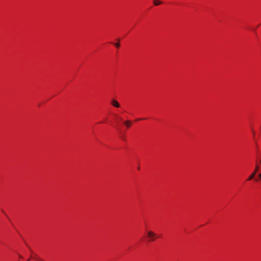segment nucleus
<instances>
[{"mask_svg": "<svg viewBox=\"0 0 261 261\" xmlns=\"http://www.w3.org/2000/svg\"><path fill=\"white\" fill-rule=\"evenodd\" d=\"M115 45L116 47L119 48L120 47V43L119 42H117L115 44Z\"/></svg>", "mask_w": 261, "mask_h": 261, "instance_id": "423d86ee", "label": "nucleus"}, {"mask_svg": "<svg viewBox=\"0 0 261 261\" xmlns=\"http://www.w3.org/2000/svg\"><path fill=\"white\" fill-rule=\"evenodd\" d=\"M147 236L149 239L150 241H153L156 238V234L152 231L149 230L147 232Z\"/></svg>", "mask_w": 261, "mask_h": 261, "instance_id": "f257e3e1", "label": "nucleus"}, {"mask_svg": "<svg viewBox=\"0 0 261 261\" xmlns=\"http://www.w3.org/2000/svg\"><path fill=\"white\" fill-rule=\"evenodd\" d=\"M258 169H259V166L258 165H256L255 167V169L254 171H253V172L249 176V177L248 178V180H250L254 177V176L256 174Z\"/></svg>", "mask_w": 261, "mask_h": 261, "instance_id": "f03ea898", "label": "nucleus"}, {"mask_svg": "<svg viewBox=\"0 0 261 261\" xmlns=\"http://www.w3.org/2000/svg\"><path fill=\"white\" fill-rule=\"evenodd\" d=\"M143 119H138L137 120H142Z\"/></svg>", "mask_w": 261, "mask_h": 261, "instance_id": "9d476101", "label": "nucleus"}, {"mask_svg": "<svg viewBox=\"0 0 261 261\" xmlns=\"http://www.w3.org/2000/svg\"><path fill=\"white\" fill-rule=\"evenodd\" d=\"M260 163L261 164V161H260Z\"/></svg>", "mask_w": 261, "mask_h": 261, "instance_id": "f8f14e48", "label": "nucleus"}, {"mask_svg": "<svg viewBox=\"0 0 261 261\" xmlns=\"http://www.w3.org/2000/svg\"><path fill=\"white\" fill-rule=\"evenodd\" d=\"M258 176L259 177L260 180H261V173L258 174Z\"/></svg>", "mask_w": 261, "mask_h": 261, "instance_id": "6e6552de", "label": "nucleus"}, {"mask_svg": "<svg viewBox=\"0 0 261 261\" xmlns=\"http://www.w3.org/2000/svg\"><path fill=\"white\" fill-rule=\"evenodd\" d=\"M111 105L116 108H119L120 107V105L119 103L115 99H113L111 100Z\"/></svg>", "mask_w": 261, "mask_h": 261, "instance_id": "7ed1b4c3", "label": "nucleus"}, {"mask_svg": "<svg viewBox=\"0 0 261 261\" xmlns=\"http://www.w3.org/2000/svg\"><path fill=\"white\" fill-rule=\"evenodd\" d=\"M29 259H28V260H27V261H29Z\"/></svg>", "mask_w": 261, "mask_h": 261, "instance_id": "9b49d317", "label": "nucleus"}, {"mask_svg": "<svg viewBox=\"0 0 261 261\" xmlns=\"http://www.w3.org/2000/svg\"><path fill=\"white\" fill-rule=\"evenodd\" d=\"M37 260H38V261H44L43 260L41 259H40V258H37Z\"/></svg>", "mask_w": 261, "mask_h": 261, "instance_id": "0eeeda50", "label": "nucleus"}, {"mask_svg": "<svg viewBox=\"0 0 261 261\" xmlns=\"http://www.w3.org/2000/svg\"><path fill=\"white\" fill-rule=\"evenodd\" d=\"M19 257L20 258H23L22 256H21V255H19Z\"/></svg>", "mask_w": 261, "mask_h": 261, "instance_id": "1a4fd4ad", "label": "nucleus"}, {"mask_svg": "<svg viewBox=\"0 0 261 261\" xmlns=\"http://www.w3.org/2000/svg\"><path fill=\"white\" fill-rule=\"evenodd\" d=\"M162 4V2L159 0H153V4L155 6H158Z\"/></svg>", "mask_w": 261, "mask_h": 261, "instance_id": "39448f33", "label": "nucleus"}, {"mask_svg": "<svg viewBox=\"0 0 261 261\" xmlns=\"http://www.w3.org/2000/svg\"><path fill=\"white\" fill-rule=\"evenodd\" d=\"M124 124L127 128H129L131 125L132 122L128 120L125 121Z\"/></svg>", "mask_w": 261, "mask_h": 261, "instance_id": "20e7f679", "label": "nucleus"}]
</instances>
